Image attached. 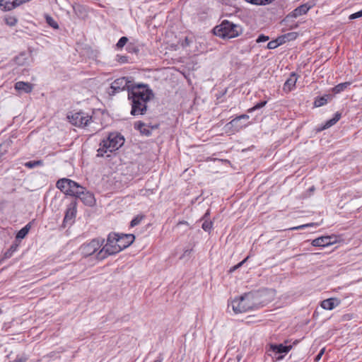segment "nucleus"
<instances>
[{"mask_svg":"<svg viewBox=\"0 0 362 362\" xmlns=\"http://www.w3.org/2000/svg\"><path fill=\"white\" fill-rule=\"evenodd\" d=\"M298 77L296 74L291 73L288 78L286 81V82L284 84V90L286 92H290L291 90H293L295 86L297 81Z\"/></svg>","mask_w":362,"mask_h":362,"instance_id":"nucleus-11","label":"nucleus"},{"mask_svg":"<svg viewBox=\"0 0 362 362\" xmlns=\"http://www.w3.org/2000/svg\"><path fill=\"white\" fill-rule=\"evenodd\" d=\"M8 144H3L0 145V161L2 160L4 156L7 152Z\"/></svg>","mask_w":362,"mask_h":362,"instance_id":"nucleus-34","label":"nucleus"},{"mask_svg":"<svg viewBox=\"0 0 362 362\" xmlns=\"http://www.w3.org/2000/svg\"><path fill=\"white\" fill-rule=\"evenodd\" d=\"M67 117L72 124L78 127H86L92 122V117L83 112H75Z\"/></svg>","mask_w":362,"mask_h":362,"instance_id":"nucleus-8","label":"nucleus"},{"mask_svg":"<svg viewBox=\"0 0 362 362\" xmlns=\"http://www.w3.org/2000/svg\"><path fill=\"white\" fill-rule=\"evenodd\" d=\"M20 59H21V57H17L16 58V63H17L18 64H19V65H22L23 63H21V62H19Z\"/></svg>","mask_w":362,"mask_h":362,"instance_id":"nucleus-44","label":"nucleus"},{"mask_svg":"<svg viewBox=\"0 0 362 362\" xmlns=\"http://www.w3.org/2000/svg\"><path fill=\"white\" fill-rule=\"evenodd\" d=\"M77 197L80 198L85 204L88 206H92L95 203V198L93 194L86 191L85 188L83 194H81V196Z\"/></svg>","mask_w":362,"mask_h":362,"instance_id":"nucleus-15","label":"nucleus"},{"mask_svg":"<svg viewBox=\"0 0 362 362\" xmlns=\"http://www.w3.org/2000/svg\"><path fill=\"white\" fill-rule=\"evenodd\" d=\"M267 104V101H262L256 104L254 107L248 110V112H252L253 111L263 107Z\"/></svg>","mask_w":362,"mask_h":362,"instance_id":"nucleus-33","label":"nucleus"},{"mask_svg":"<svg viewBox=\"0 0 362 362\" xmlns=\"http://www.w3.org/2000/svg\"><path fill=\"white\" fill-rule=\"evenodd\" d=\"M192 250H186L185 252H184V254L183 255H189L190 252H191Z\"/></svg>","mask_w":362,"mask_h":362,"instance_id":"nucleus-46","label":"nucleus"},{"mask_svg":"<svg viewBox=\"0 0 362 362\" xmlns=\"http://www.w3.org/2000/svg\"><path fill=\"white\" fill-rule=\"evenodd\" d=\"M75 209L74 208H69L66 210L64 221H68L69 220H71L75 216Z\"/></svg>","mask_w":362,"mask_h":362,"instance_id":"nucleus-26","label":"nucleus"},{"mask_svg":"<svg viewBox=\"0 0 362 362\" xmlns=\"http://www.w3.org/2000/svg\"><path fill=\"white\" fill-rule=\"evenodd\" d=\"M56 185L65 194L76 197H81L85 188L78 183L68 178L59 180Z\"/></svg>","mask_w":362,"mask_h":362,"instance_id":"nucleus-5","label":"nucleus"},{"mask_svg":"<svg viewBox=\"0 0 362 362\" xmlns=\"http://www.w3.org/2000/svg\"><path fill=\"white\" fill-rule=\"evenodd\" d=\"M15 88L18 91L29 93L32 92L33 86L28 82L18 81L15 83Z\"/></svg>","mask_w":362,"mask_h":362,"instance_id":"nucleus-14","label":"nucleus"},{"mask_svg":"<svg viewBox=\"0 0 362 362\" xmlns=\"http://www.w3.org/2000/svg\"><path fill=\"white\" fill-rule=\"evenodd\" d=\"M202 227L203 230H204L205 231H210L211 229L212 228V222L211 221H205L202 223Z\"/></svg>","mask_w":362,"mask_h":362,"instance_id":"nucleus-35","label":"nucleus"},{"mask_svg":"<svg viewBox=\"0 0 362 362\" xmlns=\"http://www.w3.org/2000/svg\"><path fill=\"white\" fill-rule=\"evenodd\" d=\"M104 242L105 240L103 238H95L91 240L89 243L83 244L80 248L81 254L84 257H89L93 255L101 249L100 247Z\"/></svg>","mask_w":362,"mask_h":362,"instance_id":"nucleus-7","label":"nucleus"},{"mask_svg":"<svg viewBox=\"0 0 362 362\" xmlns=\"http://www.w3.org/2000/svg\"><path fill=\"white\" fill-rule=\"evenodd\" d=\"M127 42L128 38L127 37H122L117 42L116 46L118 49H121L127 44Z\"/></svg>","mask_w":362,"mask_h":362,"instance_id":"nucleus-32","label":"nucleus"},{"mask_svg":"<svg viewBox=\"0 0 362 362\" xmlns=\"http://www.w3.org/2000/svg\"><path fill=\"white\" fill-rule=\"evenodd\" d=\"M5 23L9 26H14L17 23V19L13 16L5 18Z\"/></svg>","mask_w":362,"mask_h":362,"instance_id":"nucleus-29","label":"nucleus"},{"mask_svg":"<svg viewBox=\"0 0 362 362\" xmlns=\"http://www.w3.org/2000/svg\"><path fill=\"white\" fill-rule=\"evenodd\" d=\"M44 164L42 160H30L26 162L24 165L28 168H33L38 166H42Z\"/></svg>","mask_w":362,"mask_h":362,"instance_id":"nucleus-23","label":"nucleus"},{"mask_svg":"<svg viewBox=\"0 0 362 362\" xmlns=\"http://www.w3.org/2000/svg\"><path fill=\"white\" fill-rule=\"evenodd\" d=\"M124 142V139L119 133L111 132L106 139L100 143V148L98 149V156H103L105 153H112L118 150Z\"/></svg>","mask_w":362,"mask_h":362,"instance_id":"nucleus-3","label":"nucleus"},{"mask_svg":"<svg viewBox=\"0 0 362 362\" xmlns=\"http://www.w3.org/2000/svg\"><path fill=\"white\" fill-rule=\"evenodd\" d=\"M117 233H110L107 238L106 244L98 252L96 257L98 259H103L109 255H115L120 252L117 250L118 247Z\"/></svg>","mask_w":362,"mask_h":362,"instance_id":"nucleus-6","label":"nucleus"},{"mask_svg":"<svg viewBox=\"0 0 362 362\" xmlns=\"http://www.w3.org/2000/svg\"><path fill=\"white\" fill-rule=\"evenodd\" d=\"M135 236L133 234H119L117 233V243L118 247H116L117 250L120 252L129 247L134 241Z\"/></svg>","mask_w":362,"mask_h":362,"instance_id":"nucleus-9","label":"nucleus"},{"mask_svg":"<svg viewBox=\"0 0 362 362\" xmlns=\"http://www.w3.org/2000/svg\"><path fill=\"white\" fill-rule=\"evenodd\" d=\"M351 85V82H344L337 85L333 88V93L335 94L339 93L346 89Z\"/></svg>","mask_w":362,"mask_h":362,"instance_id":"nucleus-21","label":"nucleus"},{"mask_svg":"<svg viewBox=\"0 0 362 362\" xmlns=\"http://www.w3.org/2000/svg\"><path fill=\"white\" fill-rule=\"evenodd\" d=\"M340 301L337 298H330L321 302V307L325 310H331L339 305Z\"/></svg>","mask_w":362,"mask_h":362,"instance_id":"nucleus-13","label":"nucleus"},{"mask_svg":"<svg viewBox=\"0 0 362 362\" xmlns=\"http://www.w3.org/2000/svg\"><path fill=\"white\" fill-rule=\"evenodd\" d=\"M134 127L144 135L148 136L151 134V131L146 128V124L142 122H136L134 124Z\"/></svg>","mask_w":362,"mask_h":362,"instance_id":"nucleus-19","label":"nucleus"},{"mask_svg":"<svg viewBox=\"0 0 362 362\" xmlns=\"http://www.w3.org/2000/svg\"><path fill=\"white\" fill-rule=\"evenodd\" d=\"M323 353H324V350L322 349V350H321V351H320V353L318 354V355L316 356V358H315V359H316L317 361V360H319V359L321 358V356H322V355L323 354Z\"/></svg>","mask_w":362,"mask_h":362,"instance_id":"nucleus-42","label":"nucleus"},{"mask_svg":"<svg viewBox=\"0 0 362 362\" xmlns=\"http://www.w3.org/2000/svg\"><path fill=\"white\" fill-rule=\"evenodd\" d=\"M269 40V37L268 36H266L263 34L258 36L257 39L256 40V42L257 43L259 42H264Z\"/></svg>","mask_w":362,"mask_h":362,"instance_id":"nucleus-37","label":"nucleus"},{"mask_svg":"<svg viewBox=\"0 0 362 362\" xmlns=\"http://www.w3.org/2000/svg\"><path fill=\"white\" fill-rule=\"evenodd\" d=\"M117 57L118 58L117 61L120 63H125L127 62V57L125 56L117 55Z\"/></svg>","mask_w":362,"mask_h":362,"instance_id":"nucleus-41","label":"nucleus"},{"mask_svg":"<svg viewBox=\"0 0 362 362\" xmlns=\"http://www.w3.org/2000/svg\"><path fill=\"white\" fill-rule=\"evenodd\" d=\"M310 8V6H308L307 4L300 5V6L295 8L291 13L290 16L293 18H297L303 14H305L309 11Z\"/></svg>","mask_w":362,"mask_h":362,"instance_id":"nucleus-16","label":"nucleus"},{"mask_svg":"<svg viewBox=\"0 0 362 362\" xmlns=\"http://www.w3.org/2000/svg\"><path fill=\"white\" fill-rule=\"evenodd\" d=\"M341 116V113H339L338 112H336L334 114V117L327 120L321 129H328V128L331 127L332 126H333L334 124H335L340 119Z\"/></svg>","mask_w":362,"mask_h":362,"instance_id":"nucleus-18","label":"nucleus"},{"mask_svg":"<svg viewBox=\"0 0 362 362\" xmlns=\"http://www.w3.org/2000/svg\"><path fill=\"white\" fill-rule=\"evenodd\" d=\"M163 358L158 357L157 359H156L153 362H162Z\"/></svg>","mask_w":362,"mask_h":362,"instance_id":"nucleus-47","label":"nucleus"},{"mask_svg":"<svg viewBox=\"0 0 362 362\" xmlns=\"http://www.w3.org/2000/svg\"><path fill=\"white\" fill-rule=\"evenodd\" d=\"M327 99L325 97H320L319 98H317L315 102L314 105L315 107H320L327 103Z\"/></svg>","mask_w":362,"mask_h":362,"instance_id":"nucleus-30","label":"nucleus"},{"mask_svg":"<svg viewBox=\"0 0 362 362\" xmlns=\"http://www.w3.org/2000/svg\"><path fill=\"white\" fill-rule=\"evenodd\" d=\"M246 2L256 5V6H265L270 4L274 0H245Z\"/></svg>","mask_w":362,"mask_h":362,"instance_id":"nucleus-22","label":"nucleus"},{"mask_svg":"<svg viewBox=\"0 0 362 362\" xmlns=\"http://www.w3.org/2000/svg\"><path fill=\"white\" fill-rule=\"evenodd\" d=\"M46 22L47 23L51 26L52 28H54V29H58L59 28V25L58 23L53 19L52 17L49 16H46Z\"/></svg>","mask_w":362,"mask_h":362,"instance_id":"nucleus-28","label":"nucleus"},{"mask_svg":"<svg viewBox=\"0 0 362 362\" xmlns=\"http://www.w3.org/2000/svg\"><path fill=\"white\" fill-rule=\"evenodd\" d=\"M272 351L277 354H286L291 349V346H284L283 344L272 345L271 346Z\"/></svg>","mask_w":362,"mask_h":362,"instance_id":"nucleus-17","label":"nucleus"},{"mask_svg":"<svg viewBox=\"0 0 362 362\" xmlns=\"http://www.w3.org/2000/svg\"><path fill=\"white\" fill-rule=\"evenodd\" d=\"M30 229V223H28L25 226H24L23 228H21L16 234V239H23L26 235L28 233L29 230Z\"/></svg>","mask_w":362,"mask_h":362,"instance_id":"nucleus-20","label":"nucleus"},{"mask_svg":"<svg viewBox=\"0 0 362 362\" xmlns=\"http://www.w3.org/2000/svg\"><path fill=\"white\" fill-rule=\"evenodd\" d=\"M182 224H184V225H187V226L188 225V223H187V221H180V222L177 224V226H179L180 225H182Z\"/></svg>","mask_w":362,"mask_h":362,"instance_id":"nucleus-43","label":"nucleus"},{"mask_svg":"<svg viewBox=\"0 0 362 362\" xmlns=\"http://www.w3.org/2000/svg\"><path fill=\"white\" fill-rule=\"evenodd\" d=\"M266 295L265 291L245 293L231 302L232 309L235 313L238 314L263 307L269 301V299L265 298Z\"/></svg>","mask_w":362,"mask_h":362,"instance_id":"nucleus-2","label":"nucleus"},{"mask_svg":"<svg viewBox=\"0 0 362 362\" xmlns=\"http://www.w3.org/2000/svg\"><path fill=\"white\" fill-rule=\"evenodd\" d=\"M242 119H248L249 116L247 115H241L232 119L228 124H231L232 127L236 126L237 123Z\"/></svg>","mask_w":362,"mask_h":362,"instance_id":"nucleus-27","label":"nucleus"},{"mask_svg":"<svg viewBox=\"0 0 362 362\" xmlns=\"http://www.w3.org/2000/svg\"><path fill=\"white\" fill-rule=\"evenodd\" d=\"M310 190H311V191H313V190H314V187H312L310 188Z\"/></svg>","mask_w":362,"mask_h":362,"instance_id":"nucleus-48","label":"nucleus"},{"mask_svg":"<svg viewBox=\"0 0 362 362\" xmlns=\"http://www.w3.org/2000/svg\"><path fill=\"white\" fill-rule=\"evenodd\" d=\"M28 358L25 356L17 357L13 362H27Z\"/></svg>","mask_w":362,"mask_h":362,"instance_id":"nucleus-40","label":"nucleus"},{"mask_svg":"<svg viewBox=\"0 0 362 362\" xmlns=\"http://www.w3.org/2000/svg\"><path fill=\"white\" fill-rule=\"evenodd\" d=\"M243 32L240 25L224 20L214 28V33L221 38H233L239 36Z\"/></svg>","mask_w":362,"mask_h":362,"instance_id":"nucleus-4","label":"nucleus"},{"mask_svg":"<svg viewBox=\"0 0 362 362\" xmlns=\"http://www.w3.org/2000/svg\"><path fill=\"white\" fill-rule=\"evenodd\" d=\"M332 243V238L329 236H322L312 241V245L315 247H326L330 245Z\"/></svg>","mask_w":362,"mask_h":362,"instance_id":"nucleus-12","label":"nucleus"},{"mask_svg":"<svg viewBox=\"0 0 362 362\" xmlns=\"http://www.w3.org/2000/svg\"><path fill=\"white\" fill-rule=\"evenodd\" d=\"M143 218H144L143 216H137L135 218H134L130 223L131 227H134V226L139 225L141 223V221H142Z\"/></svg>","mask_w":362,"mask_h":362,"instance_id":"nucleus-31","label":"nucleus"},{"mask_svg":"<svg viewBox=\"0 0 362 362\" xmlns=\"http://www.w3.org/2000/svg\"><path fill=\"white\" fill-rule=\"evenodd\" d=\"M18 247V244H13L11 245L10 248L4 253V258H10L13 253L17 250Z\"/></svg>","mask_w":362,"mask_h":362,"instance_id":"nucleus-25","label":"nucleus"},{"mask_svg":"<svg viewBox=\"0 0 362 362\" xmlns=\"http://www.w3.org/2000/svg\"><path fill=\"white\" fill-rule=\"evenodd\" d=\"M281 43L282 40L280 38L274 40H271L268 42L267 47V49H273L279 47L280 45H281Z\"/></svg>","mask_w":362,"mask_h":362,"instance_id":"nucleus-24","label":"nucleus"},{"mask_svg":"<svg viewBox=\"0 0 362 362\" xmlns=\"http://www.w3.org/2000/svg\"><path fill=\"white\" fill-rule=\"evenodd\" d=\"M19 6L18 0H0V8L3 11H11Z\"/></svg>","mask_w":362,"mask_h":362,"instance_id":"nucleus-10","label":"nucleus"},{"mask_svg":"<svg viewBox=\"0 0 362 362\" xmlns=\"http://www.w3.org/2000/svg\"><path fill=\"white\" fill-rule=\"evenodd\" d=\"M362 17V12L359 11L349 16V19L353 20L358 18Z\"/></svg>","mask_w":362,"mask_h":362,"instance_id":"nucleus-39","label":"nucleus"},{"mask_svg":"<svg viewBox=\"0 0 362 362\" xmlns=\"http://www.w3.org/2000/svg\"><path fill=\"white\" fill-rule=\"evenodd\" d=\"M18 2H19L20 5H21V4H24V3H26V2H28V1H30V0H18Z\"/></svg>","mask_w":362,"mask_h":362,"instance_id":"nucleus-45","label":"nucleus"},{"mask_svg":"<svg viewBox=\"0 0 362 362\" xmlns=\"http://www.w3.org/2000/svg\"><path fill=\"white\" fill-rule=\"evenodd\" d=\"M248 259V257H247L245 259H244L242 262H240V263H238V264H236L235 266H234L233 267H232L230 269V272H233L235 271V269H238L239 267H240Z\"/></svg>","mask_w":362,"mask_h":362,"instance_id":"nucleus-38","label":"nucleus"},{"mask_svg":"<svg viewBox=\"0 0 362 362\" xmlns=\"http://www.w3.org/2000/svg\"><path fill=\"white\" fill-rule=\"evenodd\" d=\"M315 225H316V224L314 223H310L303 224V225H300V226H296V227H292V228H290V230H300V229H303V228H305L311 227V226H313Z\"/></svg>","mask_w":362,"mask_h":362,"instance_id":"nucleus-36","label":"nucleus"},{"mask_svg":"<svg viewBox=\"0 0 362 362\" xmlns=\"http://www.w3.org/2000/svg\"><path fill=\"white\" fill-rule=\"evenodd\" d=\"M129 81L125 77L115 79L110 86L112 90L110 94L114 95L126 88L128 90V98L131 100V115L134 116L142 115L146 112V103L153 97V91L146 84L137 83L131 87L128 85Z\"/></svg>","mask_w":362,"mask_h":362,"instance_id":"nucleus-1","label":"nucleus"}]
</instances>
